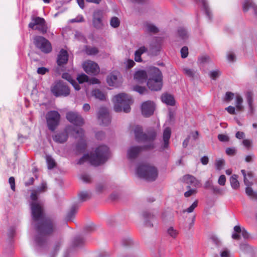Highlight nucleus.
<instances>
[{
    "label": "nucleus",
    "instance_id": "nucleus-9",
    "mask_svg": "<svg viewBox=\"0 0 257 257\" xmlns=\"http://www.w3.org/2000/svg\"><path fill=\"white\" fill-rule=\"evenodd\" d=\"M33 43L36 48L44 53H49L52 51L51 43L43 36H35L34 37Z\"/></svg>",
    "mask_w": 257,
    "mask_h": 257
},
{
    "label": "nucleus",
    "instance_id": "nucleus-32",
    "mask_svg": "<svg viewBox=\"0 0 257 257\" xmlns=\"http://www.w3.org/2000/svg\"><path fill=\"white\" fill-rule=\"evenodd\" d=\"M85 53L88 55L94 56L99 53L98 49L95 47L86 46Z\"/></svg>",
    "mask_w": 257,
    "mask_h": 257
},
{
    "label": "nucleus",
    "instance_id": "nucleus-3",
    "mask_svg": "<svg viewBox=\"0 0 257 257\" xmlns=\"http://www.w3.org/2000/svg\"><path fill=\"white\" fill-rule=\"evenodd\" d=\"M135 139L138 142H149L148 144L140 146L142 151H150L155 148L154 141L156 140L157 133L153 128L148 130L146 133L143 132V127L137 125L134 128Z\"/></svg>",
    "mask_w": 257,
    "mask_h": 257
},
{
    "label": "nucleus",
    "instance_id": "nucleus-4",
    "mask_svg": "<svg viewBox=\"0 0 257 257\" xmlns=\"http://www.w3.org/2000/svg\"><path fill=\"white\" fill-rule=\"evenodd\" d=\"M114 109L116 112L122 110L128 113L131 110L130 105L133 103L132 97L125 93H120L115 95L113 98Z\"/></svg>",
    "mask_w": 257,
    "mask_h": 257
},
{
    "label": "nucleus",
    "instance_id": "nucleus-5",
    "mask_svg": "<svg viewBox=\"0 0 257 257\" xmlns=\"http://www.w3.org/2000/svg\"><path fill=\"white\" fill-rule=\"evenodd\" d=\"M137 174L140 178L149 181H153L158 177V170L154 166L147 164H141L137 169Z\"/></svg>",
    "mask_w": 257,
    "mask_h": 257
},
{
    "label": "nucleus",
    "instance_id": "nucleus-10",
    "mask_svg": "<svg viewBox=\"0 0 257 257\" xmlns=\"http://www.w3.org/2000/svg\"><path fill=\"white\" fill-rule=\"evenodd\" d=\"M66 117L70 122L76 125L81 126L84 123L83 118L77 112L69 111L66 113Z\"/></svg>",
    "mask_w": 257,
    "mask_h": 257
},
{
    "label": "nucleus",
    "instance_id": "nucleus-62",
    "mask_svg": "<svg viewBox=\"0 0 257 257\" xmlns=\"http://www.w3.org/2000/svg\"><path fill=\"white\" fill-rule=\"evenodd\" d=\"M242 144L247 150H249L251 147L252 142L249 140L245 139L242 141Z\"/></svg>",
    "mask_w": 257,
    "mask_h": 257
},
{
    "label": "nucleus",
    "instance_id": "nucleus-46",
    "mask_svg": "<svg viewBox=\"0 0 257 257\" xmlns=\"http://www.w3.org/2000/svg\"><path fill=\"white\" fill-rule=\"evenodd\" d=\"M133 90L141 94H143L145 93L146 92L148 91V90L145 87L141 86L139 85H136L134 86Z\"/></svg>",
    "mask_w": 257,
    "mask_h": 257
},
{
    "label": "nucleus",
    "instance_id": "nucleus-25",
    "mask_svg": "<svg viewBox=\"0 0 257 257\" xmlns=\"http://www.w3.org/2000/svg\"><path fill=\"white\" fill-rule=\"evenodd\" d=\"M197 3H201L202 4L203 9L205 12V15L209 20L211 18V13L210 10L208 3L206 0H194Z\"/></svg>",
    "mask_w": 257,
    "mask_h": 257
},
{
    "label": "nucleus",
    "instance_id": "nucleus-54",
    "mask_svg": "<svg viewBox=\"0 0 257 257\" xmlns=\"http://www.w3.org/2000/svg\"><path fill=\"white\" fill-rule=\"evenodd\" d=\"M61 246V243L59 242H56L54 246L53 251L51 254V257H54L57 252L59 250Z\"/></svg>",
    "mask_w": 257,
    "mask_h": 257
},
{
    "label": "nucleus",
    "instance_id": "nucleus-49",
    "mask_svg": "<svg viewBox=\"0 0 257 257\" xmlns=\"http://www.w3.org/2000/svg\"><path fill=\"white\" fill-rule=\"evenodd\" d=\"M77 79L79 83H82L84 82L89 81V78L87 75H85V74H82L79 75L77 77Z\"/></svg>",
    "mask_w": 257,
    "mask_h": 257
},
{
    "label": "nucleus",
    "instance_id": "nucleus-33",
    "mask_svg": "<svg viewBox=\"0 0 257 257\" xmlns=\"http://www.w3.org/2000/svg\"><path fill=\"white\" fill-rule=\"evenodd\" d=\"M237 175L234 174L230 178L231 186L234 189H237L239 186V183L237 180Z\"/></svg>",
    "mask_w": 257,
    "mask_h": 257
},
{
    "label": "nucleus",
    "instance_id": "nucleus-55",
    "mask_svg": "<svg viewBox=\"0 0 257 257\" xmlns=\"http://www.w3.org/2000/svg\"><path fill=\"white\" fill-rule=\"evenodd\" d=\"M168 233L172 237L175 238L178 234L176 230L174 229L172 227H170L167 230Z\"/></svg>",
    "mask_w": 257,
    "mask_h": 257
},
{
    "label": "nucleus",
    "instance_id": "nucleus-52",
    "mask_svg": "<svg viewBox=\"0 0 257 257\" xmlns=\"http://www.w3.org/2000/svg\"><path fill=\"white\" fill-rule=\"evenodd\" d=\"M181 57L182 58H185L188 56V48L187 46L183 47L180 51Z\"/></svg>",
    "mask_w": 257,
    "mask_h": 257
},
{
    "label": "nucleus",
    "instance_id": "nucleus-8",
    "mask_svg": "<svg viewBox=\"0 0 257 257\" xmlns=\"http://www.w3.org/2000/svg\"><path fill=\"white\" fill-rule=\"evenodd\" d=\"M61 115L56 110H51L47 112L46 115V119L47 126L50 131L54 132L60 121Z\"/></svg>",
    "mask_w": 257,
    "mask_h": 257
},
{
    "label": "nucleus",
    "instance_id": "nucleus-27",
    "mask_svg": "<svg viewBox=\"0 0 257 257\" xmlns=\"http://www.w3.org/2000/svg\"><path fill=\"white\" fill-rule=\"evenodd\" d=\"M161 99L162 102L170 106H173L175 104L174 97L169 94H164L162 95Z\"/></svg>",
    "mask_w": 257,
    "mask_h": 257
},
{
    "label": "nucleus",
    "instance_id": "nucleus-36",
    "mask_svg": "<svg viewBox=\"0 0 257 257\" xmlns=\"http://www.w3.org/2000/svg\"><path fill=\"white\" fill-rule=\"evenodd\" d=\"M96 226L93 223L87 224L84 228V231L86 233H91L96 230Z\"/></svg>",
    "mask_w": 257,
    "mask_h": 257
},
{
    "label": "nucleus",
    "instance_id": "nucleus-44",
    "mask_svg": "<svg viewBox=\"0 0 257 257\" xmlns=\"http://www.w3.org/2000/svg\"><path fill=\"white\" fill-rule=\"evenodd\" d=\"M86 149V144L83 141H81L77 143L76 145V150L82 153L84 152Z\"/></svg>",
    "mask_w": 257,
    "mask_h": 257
},
{
    "label": "nucleus",
    "instance_id": "nucleus-21",
    "mask_svg": "<svg viewBox=\"0 0 257 257\" xmlns=\"http://www.w3.org/2000/svg\"><path fill=\"white\" fill-rule=\"evenodd\" d=\"M147 78V71L139 70L134 74V79L140 83H143L146 81Z\"/></svg>",
    "mask_w": 257,
    "mask_h": 257
},
{
    "label": "nucleus",
    "instance_id": "nucleus-30",
    "mask_svg": "<svg viewBox=\"0 0 257 257\" xmlns=\"http://www.w3.org/2000/svg\"><path fill=\"white\" fill-rule=\"evenodd\" d=\"M177 35L182 40H186L188 38V32L184 27H180L178 28Z\"/></svg>",
    "mask_w": 257,
    "mask_h": 257
},
{
    "label": "nucleus",
    "instance_id": "nucleus-63",
    "mask_svg": "<svg viewBox=\"0 0 257 257\" xmlns=\"http://www.w3.org/2000/svg\"><path fill=\"white\" fill-rule=\"evenodd\" d=\"M84 21V19L82 16H78L76 18L70 20L71 23H80L83 22Z\"/></svg>",
    "mask_w": 257,
    "mask_h": 257
},
{
    "label": "nucleus",
    "instance_id": "nucleus-38",
    "mask_svg": "<svg viewBox=\"0 0 257 257\" xmlns=\"http://www.w3.org/2000/svg\"><path fill=\"white\" fill-rule=\"evenodd\" d=\"M73 135L76 138H79L82 139L84 135V131L81 128H74L73 130Z\"/></svg>",
    "mask_w": 257,
    "mask_h": 257
},
{
    "label": "nucleus",
    "instance_id": "nucleus-53",
    "mask_svg": "<svg viewBox=\"0 0 257 257\" xmlns=\"http://www.w3.org/2000/svg\"><path fill=\"white\" fill-rule=\"evenodd\" d=\"M103 18V12L101 10H97L94 12L93 14V19L100 18L102 19Z\"/></svg>",
    "mask_w": 257,
    "mask_h": 257
},
{
    "label": "nucleus",
    "instance_id": "nucleus-28",
    "mask_svg": "<svg viewBox=\"0 0 257 257\" xmlns=\"http://www.w3.org/2000/svg\"><path fill=\"white\" fill-rule=\"evenodd\" d=\"M85 243V239L81 235L76 236L72 241V245L73 247H80Z\"/></svg>",
    "mask_w": 257,
    "mask_h": 257
},
{
    "label": "nucleus",
    "instance_id": "nucleus-18",
    "mask_svg": "<svg viewBox=\"0 0 257 257\" xmlns=\"http://www.w3.org/2000/svg\"><path fill=\"white\" fill-rule=\"evenodd\" d=\"M68 60V54L66 50L62 49L57 57V63L59 66L66 64Z\"/></svg>",
    "mask_w": 257,
    "mask_h": 257
},
{
    "label": "nucleus",
    "instance_id": "nucleus-42",
    "mask_svg": "<svg viewBox=\"0 0 257 257\" xmlns=\"http://www.w3.org/2000/svg\"><path fill=\"white\" fill-rule=\"evenodd\" d=\"M184 179L187 181V182H189L192 184H194V185H196L197 184V180L193 176L190 175H187L184 176Z\"/></svg>",
    "mask_w": 257,
    "mask_h": 257
},
{
    "label": "nucleus",
    "instance_id": "nucleus-24",
    "mask_svg": "<svg viewBox=\"0 0 257 257\" xmlns=\"http://www.w3.org/2000/svg\"><path fill=\"white\" fill-rule=\"evenodd\" d=\"M150 49L152 53H156L160 51L161 40L160 38L154 39L150 44Z\"/></svg>",
    "mask_w": 257,
    "mask_h": 257
},
{
    "label": "nucleus",
    "instance_id": "nucleus-64",
    "mask_svg": "<svg viewBox=\"0 0 257 257\" xmlns=\"http://www.w3.org/2000/svg\"><path fill=\"white\" fill-rule=\"evenodd\" d=\"M133 240L130 238L123 239L122 243L124 246H128L133 244Z\"/></svg>",
    "mask_w": 257,
    "mask_h": 257
},
{
    "label": "nucleus",
    "instance_id": "nucleus-7",
    "mask_svg": "<svg viewBox=\"0 0 257 257\" xmlns=\"http://www.w3.org/2000/svg\"><path fill=\"white\" fill-rule=\"evenodd\" d=\"M31 20V22L28 25L29 28L38 30L42 34H45L47 32L48 27L44 18L32 16Z\"/></svg>",
    "mask_w": 257,
    "mask_h": 257
},
{
    "label": "nucleus",
    "instance_id": "nucleus-35",
    "mask_svg": "<svg viewBox=\"0 0 257 257\" xmlns=\"http://www.w3.org/2000/svg\"><path fill=\"white\" fill-rule=\"evenodd\" d=\"M243 102V99L239 95L236 97V107L237 111H242L243 110V106L241 105Z\"/></svg>",
    "mask_w": 257,
    "mask_h": 257
},
{
    "label": "nucleus",
    "instance_id": "nucleus-56",
    "mask_svg": "<svg viewBox=\"0 0 257 257\" xmlns=\"http://www.w3.org/2000/svg\"><path fill=\"white\" fill-rule=\"evenodd\" d=\"M246 97L248 105L253 104V93L251 92H247L246 94Z\"/></svg>",
    "mask_w": 257,
    "mask_h": 257
},
{
    "label": "nucleus",
    "instance_id": "nucleus-16",
    "mask_svg": "<svg viewBox=\"0 0 257 257\" xmlns=\"http://www.w3.org/2000/svg\"><path fill=\"white\" fill-rule=\"evenodd\" d=\"M147 86L152 91H159L163 86V78L148 80Z\"/></svg>",
    "mask_w": 257,
    "mask_h": 257
},
{
    "label": "nucleus",
    "instance_id": "nucleus-45",
    "mask_svg": "<svg viewBox=\"0 0 257 257\" xmlns=\"http://www.w3.org/2000/svg\"><path fill=\"white\" fill-rule=\"evenodd\" d=\"M245 193L250 197L255 199V195L256 194V192H254L250 186H247L246 187Z\"/></svg>",
    "mask_w": 257,
    "mask_h": 257
},
{
    "label": "nucleus",
    "instance_id": "nucleus-12",
    "mask_svg": "<svg viewBox=\"0 0 257 257\" xmlns=\"http://www.w3.org/2000/svg\"><path fill=\"white\" fill-rule=\"evenodd\" d=\"M97 117L99 120L104 125H108L111 120L110 116L108 110L105 107L99 108L97 113Z\"/></svg>",
    "mask_w": 257,
    "mask_h": 257
},
{
    "label": "nucleus",
    "instance_id": "nucleus-1",
    "mask_svg": "<svg viewBox=\"0 0 257 257\" xmlns=\"http://www.w3.org/2000/svg\"><path fill=\"white\" fill-rule=\"evenodd\" d=\"M47 188L46 183H42L37 190L32 191L30 205L33 219L32 224L36 234L34 237L35 247L44 248L47 246L49 237L58 230L56 219L50 216L45 215L43 204L38 200V194L45 192Z\"/></svg>",
    "mask_w": 257,
    "mask_h": 257
},
{
    "label": "nucleus",
    "instance_id": "nucleus-58",
    "mask_svg": "<svg viewBox=\"0 0 257 257\" xmlns=\"http://www.w3.org/2000/svg\"><path fill=\"white\" fill-rule=\"evenodd\" d=\"M184 71L185 74L190 77L193 78L195 75V72L192 69L185 68L184 69Z\"/></svg>",
    "mask_w": 257,
    "mask_h": 257
},
{
    "label": "nucleus",
    "instance_id": "nucleus-59",
    "mask_svg": "<svg viewBox=\"0 0 257 257\" xmlns=\"http://www.w3.org/2000/svg\"><path fill=\"white\" fill-rule=\"evenodd\" d=\"M234 97V93L231 92H227L225 94L224 100L226 101H230L233 99Z\"/></svg>",
    "mask_w": 257,
    "mask_h": 257
},
{
    "label": "nucleus",
    "instance_id": "nucleus-2",
    "mask_svg": "<svg viewBox=\"0 0 257 257\" xmlns=\"http://www.w3.org/2000/svg\"><path fill=\"white\" fill-rule=\"evenodd\" d=\"M109 148L105 145L97 147L94 153L84 154L78 161L77 164L82 165L87 160L94 166H99L104 164L109 157Z\"/></svg>",
    "mask_w": 257,
    "mask_h": 257
},
{
    "label": "nucleus",
    "instance_id": "nucleus-19",
    "mask_svg": "<svg viewBox=\"0 0 257 257\" xmlns=\"http://www.w3.org/2000/svg\"><path fill=\"white\" fill-rule=\"evenodd\" d=\"M142 151L140 146H132L127 150V157L129 159H135Z\"/></svg>",
    "mask_w": 257,
    "mask_h": 257
},
{
    "label": "nucleus",
    "instance_id": "nucleus-41",
    "mask_svg": "<svg viewBox=\"0 0 257 257\" xmlns=\"http://www.w3.org/2000/svg\"><path fill=\"white\" fill-rule=\"evenodd\" d=\"M146 27L149 32L156 34L159 32V29L158 28H157V27L154 25L151 24H147L146 25Z\"/></svg>",
    "mask_w": 257,
    "mask_h": 257
},
{
    "label": "nucleus",
    "instance_id": "nucleus-48",
    "mask_svg": "<svg viewBox=\"0 0 257 257\" xmlns=\"http://www.w3.org/2000/svg\"><path fill=\"white\" fill-rule=\"evenodd\" d=\"M221 74V72L219 70H213L209 72V76L213 80H216Z\"/></svg>",
    "mask_w": 257,
    "mask_h": 257
},
{
    "label": "nucleus",
    "instance_id": "nucleus-57",
    "mask_svg": "<svg viewBox=\"0 0 257 257\" xmlns=\"http://www.w3.org/2000/svg\"><path fill=\"white\" fill-rule=\"evenodd\" d=\"M225 152L229 156H234L236 153V150L235 148H227Z\"/></svg>",
    "mask_w": 257,
    "mask_h": 257
},
{
    "label": "nucleus",
    "instance_id": "nucleus-43",
    "mask_svg": "<svg viewBox=\"0 0 257 257\" xmlns=\"http://www.w3.org/2000/svg\"><path fill=\"white\" fill-rule=\"evenodd\" d=\"M110 24L112 27L116 28L119 27L120 21L118 18L113 17L110 20Z\"/></svg>",
    "mask_w": 257,
    "mask_h": 257
},
{
    "label": "nucleus",
    "instance_id": "nucleus-26",
    "mask_svg": "<svg viewBox=\"0 0 257 257\" xmlns=\"http://www.w3.org/2000/svg\"><path fill=\"white\" fill-rule=\"evenodd\" d=\"M62 77L63 79L69 82L73 85L75 90H79L80 89V87L78 83L75 80L72 79L71 76L68 73H63Z\"/></svg>",
    "mask_w": 257,
    "mask_h": 257
},
{
    "label": "nucleus",
    "instance_id": "nucleus-11",
    "mask_svg": "<svg viewBox=\"0 0 257 257\" xmlns=\"http://www.w3.org/2000/svg\"><path fill=\"white\" fill-rule=\"evenodd\" d=\"M83 67L86 73L89 75H95L99 72V66L92 61L89 60L84 63Z\"/></svg>",
    "mask_w": 257,
    "mask_h": 257
},
{
    "label": "nucleus",
    "instance_id": "nucleus-60",
    "mask_svg": "<svg viewBox=\"0 0 257 257\" xmlns=\"http://www.w3.org/2000/svg\"><path fill=\"white\" fill-rule=\"evenodd\" d=\"M218 139L222 142H226L229 141V137L223 134H219L218 135Z\"/></svg>",
    "mask_w": 257,
    "mask_h": 257
},
{
    "label": "nucleus",
    "instance_id": "nucleus-40",
    "mask_svg": "<svg viewBox=\"0 0 257 257\" xmlns=\"http://www.w3.org/2000/svg\"><path fill=\"white\" fill-rule=\"evenodd\" d=\"M102 19H93L92 23L93 26L97 29L102 28L103 26Z\"/></svg>",
    "mask_w": 257,
    "mask_h": 257
},
{
    "label": "nucleus",
    "instance_id": "nucleus-15",
    "mask_svg": "<svg viewBox=\"0 0 257 257\" xmlns=\"http://www.w3.org/2000/svg\"><path fill=\"white\" fill-rule=\"evenodd\" d=\"M154 110L155 104L152 101H147L144 102L142 105V113L146 117L152 115Z\"/></svg>",
    "mask_w": 257,
    "mask_h": 257
},
{
    "label": "nucleus",
    "instance_id": "nucleus-23",
    "mask_svg": "<svg viewBox=\"0 0 257 257\" xmlns=\"http://www.w3.org/2000/svg\"><path fill=\"white\" fill-rule=\"evenodd\" d=\"M252 8L255 16L257 18V6L251 0H244L243 3V11L246 12L249 8Z\"/></svg>",
    "mask_w": 257,
    "mask_h": 257
},
{
    "label": "nucleus",
    "instance_id": "nucleus-34",
    "mask_svg": "<svg viewBox=\"0 0 257 257\" xmlns=\"http://www.w3.org/2000/svg\"><path fill=\"white\" fill-rule=\"evenodd\" d=\"M78 197L81 202H84L89 199L91 196L89 192L87 191H82L78 194Z\"/></svg>",
    "mask_w": 257,
    "mask_h": 257
},
{
    "label": "nucleus",
    "instance_id": "nucleus-29",
    "mask_svg": "<svg viewBox=\"0 0 257 257\" xmlns=\"http://www.w3.org/2000/svg\"><path fill=\"white\" fill-rule=\"evenodd\" d=\"M78 208V206L75 205H74L71 207L66 216V219L67 221L71 220L74 217Z\"/></svg>",
    "mask_w": 257,
    "mask_h": 257
},
{
    "label": "nucleus",
    "instance_id": "nucleus-50",
    "mask_svg": "<svg viewBox=\"0 0 257 257\" xmlns=\"http://www.w3.org/2000/svg\"><path fill=\"white\" fill-rule=\"evenodd\" d=\"M198 205V201L196 200L194 201L192 204L186 210H183V212H187L188 213H191L193 211L194 209Z\"/></svg>",
    "mask_w": 257,
    "mask_h": 257
},
{
    "label": "nucleus",
    "instance_id": "nucleus-6",
    "mask_svg": "<svg viewBox=\"0 0 257 257\" xmlns=\"http://www.w3.org/2000/svg\"><path fill=\"white\" fill-rule=\"evenodd\" d=\"M51 91L56 97L67 96L70 94V89L63 81L55 82L51 87Z\"/></svg>",
    "mask_w": 257,
    "mask_h": 257
},
{
    "label": "nucleus",
    "instance_id": "nucleus-61",
    "mask_svg": "<svg viewBox=\"0 0 257 257\" xmlns=\"http://www.w3.org/2000/svg\"><path fill=\"white\" fill-rule=\"evenodd\" d=\"M81 179L85 183H90L91 182L90 176L86 173L82 174L81 176Z\"/></svg>",
    "mask_w": 257,
    "mask_h": 257
},
{
    "label": "nucleus",
    "instance_id": "nucleus-13",
    "mask_svg": "<svg viewBox=\"0 0 257 257\" xmlns=\"http://www.w3.org/2000/svg\"><path fill=\"white\" fill-rule=\"evenodd\" d=\"M233 232L231 237L233 239L239 240L240 239V234L244 239L249 238V234L244 228H241L240 225H236L233 228Z\"/></svg>",
    "mask_w": 257,
    "mask_h": 257
},
{
    "label": "nucleus",
    "instance_id": "nucleus-39",
    "mask_svg": "<svg viewBox=\"0 0 257 257\" xmlns=\"http://www.w3.org/2000/svg\"><path fill=\"white\" fill-rule=\"evenodd\" d=\"M92 95L100 100H104L105 95L99 89H95L92 91Z\"/></svg>",
    "mask_w": 257,
    "mask_h": 257
},
{
    "label": "nucleus",
    "instance_id": "nucleus-22",
    "mask_svg": "<svg viewBox=\"0 0 257 257\" xmlns=\"http://www.w3.org/2000/svg\"><path fill=\"white\" fill-rule=\"evenodd\" d=\"M68 137V135L67 132L64 131L53 136V139L56 143L62 144L67 140Z\"/></svg>",
    "mask_w": 257,
    "mask_h": 257
},
{
    "label": "nucleus",
    "instance_id": "nucleus-51",
    "mask_svg": "<svg viewBox=\"0 0 257 257\" xmlns=\"http://www.w3.org/2000/svg\"><path fill=\"white\" fill-rule=\"evenodd\" d=\"M211 190L212 191V193L215 194L222 195L223 194L222 189L214 185H213Z\"/></svg>",
    "mask_w": 257,
    "mask_h": 257
},
{
    "label": "nucleus",
    "instance_id": "nucleus-47",
    "mask_svg": "<svg viewBox=\"0 0 257 257\" xmlns=\"http://www.w3.org/2000/svg\"><path fill=\"white\" fill-rule=\"evenodd\" d=\"M215 167L216 170H221L225 165V161L223 159H219L216 161Z\"/></svg>",
    "mask_w": 257,
    "mask_h": 257
},
{
    "label": "nucleus",
    "instance_id": "nucleus-17",
    "mask_svg": "<svg viewBox=\"0 0 257 257\" xmlns=\"http://www.w3.org/2000/svg\"><path fill=\"white\" fill-rule=\"evenodd\" d=\"M171 129L169 127H166L163 132V143L162 144L160 149L163 151L165 149H167L169 146V140L171 137Z\"/></svg>",
    "mask_w": 257,
    "mask_h": 257
},
{
    "label": "nucleus",
    "instance_id": "nucleus-37",
    "mask_svg": "<svg viewBox=\"0 0 257 257\" xmlns=\"http://www.w3.org/2000/svg\"><path fill=\"white\" fill-rule=\"evenodd\" d=\"M46 161L48 165V169H52L56 166V163L51 156H47Z\"/></svg>",
    "mask_w": 257,
    "mask_h": 257
},
{
    "label": "nucleus",
    "instance_id": "nucleus-14",
    "mask_svg": "<svg viewBox=\"0 0 257 257\" xmlns=\"http://www.w3.org/2000/svg\"><path fill=\"white\" fill-rule=\"evenodd\" d=\"M148 80L163 78V74L160 70L156 67H150L147 69Z\"/></svg>",
    "mask_w": 257,
    "mask_h": 257
},
{
    "label": "nucleus",
    "instance_id": "nucleus-20",
    "mask_svg": "<svg viewBox=\"0 0 257 257\" xmlns=\"http://www.w3.org/2000/svg\"><path fill=\"white\" fill-rule=\"evenodd\" d=\"M143 216L145 220V225L148 227L153 226V222L155 220V216L148 211H144L143 213Z\"/></svg>",
    "mask_w": 257,
    "mask_h": 257
},
{
    "label": "nucleus",
    "instance_id": "nucleus-31",
    "mask_svg": "<svg viewBox=\"0 0 257 257\" xmlns=\"http://www.w3.org/2000/svg\"><path fill=\"white\" fill-rule=\"evenodd\" d=\"M117 80V76L113 74H110L108 75L106 78L107 83L110 86H116Z\"/></svg>",
    "mask_w": 257,
    "mask_h": 257
}]
</instances>
